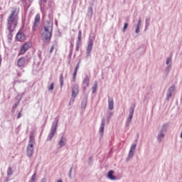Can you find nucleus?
I'll return each mask as SVG.
<instances>
[{"mask_svg":"<svg viewBox=\"0 0 182 182\" xmlns=\"http://www.w3.org/2000/svg\"><path fill=\"white\" fill-rule=\"evenodd\" d=\"M19 20V9L14 8L7 18V31L9 35H12V32L15 31V28L18 26V21Z\"/></svg>","mask_w":182,"mask_h":182,"instance_id":"obj_1","label":"nucleus"},{"mask_svg":"<svg viewBox=\"0 0 182 182\" xmlns=\"http://www.w3.org/2000/svg\"><path fill=\"white\" fill-rule=\"evenodd\" d=\"M53 31V23L48 22L41 30V37L43 42H50L52 38V32Z\"/></svg>","mask_w":182,"mask_h":182,"instance_id":"obj_2","label":"nucleus"},{"mask_svg":"<svg viewBox=\"0 0 182 182\" xmlns=\"http://www.w3.org/2000/svg\"><path fill=\"white\" fill-rule=\"evenodd\" d=\"M59 121L58 119H55V121L53 122L52 126L50 129V132L47 136V141H50L53 137H55V134L58 132V124Z\"/></svg>","mask_w":182,"mask_h":182,"instance_id":"obj_3","label":"nucleus"},{"mask_svg":"<svg viewBox=\"0 0 182 182\" xmlns=\"http://www.w3.org/2000/svg\"><path fill=\"white\" fill-rule=\"evenodd\" d=\"M35 144V137L33 134L30 135L28 144L26 148L27 157H31L33 156V145Z\"/></svg>","mask_w":182,"mask_h":182,"instance_id":"obj_4","label":"nucleus"},{"mask_svg":"<svg viewBox=\"0 0 182 182\" xmlns=\"http://www.w3.org/2000/svg\"><path fill=\"white\" fill-rule=\"evenodd\" d=\"M30 60L31 55H26L24 57H21L17 60V65L18 66V68H25L28 66V63H29Z\"/></svg>","mask_w":182,"mask_h":182,"instance_id":"obj_5","label":"nucleus"},{"mask_svg":"<svg viewBox=\"0 0 182 182\" xmlns=\"http://www.w3.org/2000/svg\"><path fill=\"white\" fill-rule=\"evenodd\" d=\"M134 109H136L135 105H131L129 109V116L127 118L125 126L126 127H129L130 126V123H132V120L133 119V114H134Z\"/></svg>","mask_w":182,"mask_h":182,"instance_id":"obj_6","label":"nucleus"},{"mask_svg":"<svg viewBox=\"0 0 182 182\" xmlns=\"http://www.w3.org/2000/svg\"><path fill=\"white\" fill-rule=\"evenodd\" d=\"M95 41V36H90L88 43H87V47L86 50L87 53V58H89L90 56V53L92 52V49H93V42Z\"/></svg>","mask_w":182,"mask_h":182,"instance_id":"obj_7","label":"nucleus"},{"mask_svg":"<svg viewBox=\"0 0 182 182\" xmlns=\"http://www.w3.org/2000/svg\"><path fill=\"white\" fill-rule=\"evenodd\" d=\"M40 22H41V15L37 14L34 18V22L33 26V32L36 31L38 30V28H39Z\"/></svg>","mask_w":182,"mask_h":182,"instance_id":"obj_8","label":"nucleus"},{"mask_svg":"<svg viewBox=\"0 0 182 182\" xmlns=\"http://www.w3.org/2000/svg\"><path fill=\"white\" fill-rule=\"evenodd\" d=\"M31 44L29 42H27V43H24L21 46V48L20 49V51L18 53V55H23L26 52V50H28V49H29V48H31Z\"/></svg>","mask_w":182,"mask_h":182,"instance_id":"obj_9","label":"nucleus"},{"mask_svg":"<svg viewBox=\"0 0 182 182\" xmlns=\"http://www.w3.org/2000/svg\"><path fill=\"white\" fill-rule=\"evenodd\" d=\"M136 147H137V144H134L131 146L127 160H130V159L133 158L134 152L136 151Z\"/></svg>","mask_w":182,"mask_h":182,"instance_id":"obj_10","label":"nucleus"},{"mask_svg":"<svg viewBox=\"0 0 182 182\" xmlns=\"http://www.w3.org/2000/svg\"><path fill=\"white\" fill-rule=\"evenodd\" d=\"M79 95V85L75 84L72 88V97L74 99Z\"/></svg>","mask_w":182,"mask_h":182,"instance_id":"obj_11","label":"nucleus"},{"mask_svg":"<svg viewBox=\"0 0 182 182\" xmlns=\"http://www.w3.org/2000/svg\"><path fill=\"white\" fill-rule=\"evenodd\" d=\"M16 38L17 41H18L19 42H23V41H25V39H26V37L25 36V33H23L22 32V31H19L17 33Z\"/></svg>","mask_w":182,"mask_h":182,"instance_id":"obj_12","label":"nucleus"},{"mask_svg":"<svg viewBox=\"0 0 182 182\" xmlns=\"http://www.w3.org/2000/svg\"><path fill=\"white\" fill-rule=\"evenodd\" d=\"M105 123H106V118L103 117L101 120V124L99 129V132L100 133L101 136H103V133L105 132Z\"/></svg>","mask_w":182,"mask_h":182,"instance_id":"obj_13","label":"nucleus"},{"mask_svg":"<svg viewBox=\"0 0 182 182\" xmlns=\"http://www.w3.org/2000/svg\"><path fill=\"white\" fill-rule=\"evenodd\" d=\"M108 109L109 110H113L114 109V100L113 97H108Z\"/></svg>","mask_w":182,"mask_h":182,"instance_id":"obj_14","label":"nucleus"},{"mask_svg":"<svg viewBox=\"0 0 182 182\" xmlns=\"http://www.w3.org/2000/svg\"><path fill=\"white\" fill-rule=\"evenodd\" d=\"M114 171L113 170H110L108 171L107 177L109 178V180H111L112 181H114L115 180H117V178H116L114 175Z\"/></svg>","mask_w":182,"mask_h":182,"instance_id":"obj_15","label":"nucleus"},{"mask_svg":"<svg viewBox=\"0 0 182 182\" xmlns=\"http://www.w3.org/2000/svg\"><path fill=\"white\" fill-rule=\"evenodd\" d=\"M58 146H60V149H62V147H65L66 146V137L62 136L58 141Z\"/></svg>","mask_w":182,"mask_h":182,"instance_id":"obj_16","label":"nucleus"},{"mask_svg":"<svg viewBox=\"0 0 182 182\" xmlns=\"http://www.w3.org/2000/svg\"><path fill=\"white\" fill-rule=\"evenodd\" d=\"M164 136H166V134L164 133L163 132L159 131V132L157 135V141L159 143H161V141H163V140L164 139Z\"/></svg>","mask_w":182,"mask_h":182,"instance_id":"obj_17","label":"nucleus"},{"mask_svg":"<svg viewBox=\"0 0 182 182\" xmlns=\"http://www.w3.org/2000/svg\"><path fill=\"white\" fill-rule=\"evenodd\" d=\"M90 79L89 78V76H86L82 81L84 89H86V87H88L90 85Z\"/></svg>","mask_w":182,"mask_h":182,"instance_id":"obj_18","label":"nucleus"},{"mask_svg":"<svg viewBox=\"0 0 182 182\" xmlns=\"http://www.w3.org/2000/svg\"><path fill=\"white\" fill-rule=\"evenodd\" d=\"M141 25V18H139L138 20L137 24L136 26V29H135V33H140V26Z\"/></svg>","mask_w":182,"mask_h":182,"instance_id":"obj_19","label":"nucleus"},{"mask_svg":"<svg viewBox=\"0 0 182 182\" xmlns=\"http://www.w3.org/2000/svg\"><path fill=\"white\" fill-rule=\"evenodd\" d=\"M87 16H88V18L93 16V9L92 7L88 8Z\"/></svg>","mask_w":182,"mask_h":182,"instance_id":"obj_20","label":"nucleus"},{"mask_svg":"<svg viewBox=\"0 0 182 182\" xmlns=\"http://www.w3.org/2000/svg\"><path fill=\"white\" fill-rule=\"evenodd\" d=\"M87 105V99L85 98L82 100V103H81L82 109H86Z\"/></svg>","mask_w":182,"mask_h":182,"instance_id":"obj_21","label":"nucleus"},{"mask_svg":"<svg viewBox=\"0 0 182 182\" xmlns=\"http://www.w3.org/2000/svg\"><path fill=\"white\" fill-rule=\"evenodd\" d=\"M166 63V65H168L167 69H170V68H171V65H170V63H171V58L170 57L167 58Z\"/></svg>","mask_w":182,"mask_h":182,"instance_id":"obj_22","label":"nucleus"},{"mask_svg":"<svg viewBox=\"0 0 182 182\" xmlns=\"http://www.w3.org/2000/svg\"><path fill=\"white\" fill-rule=\"evenodd\" d=\"M167 130V124H164L161 127V129L159 132H162V133H165L166 134V132Z\"/></svg>","mask_w":182,"mask_h":182,"instance_id":"obj_23","label":"nucleus"},{"mask_svg":"<svg viewBox=\"0 0 182 182\" xmlns=\"http://www.w3.org/2000/svg\"><path fill=\"white\" fill-rule=\"evenodd\" d=\"M60 86L61 89L63 87V74H60Z\"/></svg>","mask_w":182,"mask_h":182,"instance_id":"obj_24","label":"nucleus"},{"mask_svg":"<svg viewBox=\"0 0 182 182\" xmlns=\"http://www.w3.org/2000/svg\"><path fill=\"white\" fill-rule=\"evenodd\" d=\"M176 90V86L175 85H172L168 89V92H171V93H174V91Z\"/></svg>","mask_w":182,"mask_h":182,"instance_id":"obj_25","label":"nucleus"},{"mask_svg":"<svg viewBox=\"0 0 182 182\" xmlns=\"http://www.w3.org/2000/svg\"><path fill=\"white\" fill-rule=\"evenodd\" d=\"M92 93H96V90H97V82H95L94 86L92 87Z\"/></svg>","mask_w":182,"mask_h":182,"instance_id":"obj_26","label":"nucleus"},{"mask_svg":"<svg viewBox=\"0 0 182 182\" xmlns=\"http://www.w3.org/2000/svg\"><path fill=\"white\" fill-rule=\"evenodd\" d=\"M13 173H12V168H11V167H9L7 169V176H9V177H11V176H12Z\"/></svg>","mask_w":182,"mask_h":182,"instance_id":"obj_27","label":"nucleus"},{"mask_svg":"<svg viewBox=\"0 0 182 182\" xmlns=\"http://www.w3.org/2000/svg\"><path fill=\"white\" fill-rule=\"evenodd\" d=\"M171 96H173V93L168 91L166 93V100H170V97H171Z\"/></svg>","mask_w":182,"mask_h":182,"instance_id":"obj_28","label":"nucleus"},{"mask_svg":"<svg viewBox=\"0 0 182 182\" xmlns=\"http://www.w3.org/2000/svg\"><path fill=\"white\" fill-rule=\"evenodd\" d=\"M149 25H150V18H146L145 21V29H147Z\"/></svg>","mask_w":182,"mask_h":182,"instance_id":"obj_29","label":"nucleus"},{"mask_svg":"<svg viewBox=\"0 0 182 182\" xmlns=\"http://www.w3.org/2000/svg\"><path fill=\"white\" fill-rule=\"evenodd\" d=\"M48 89L49 91L53 90V89H55V83L52 82Z\"/></svg>","mask_w":182,"mask_h":182,"instance_id":"obj_30","label":"nucleus"},{"mask_svg":"<svg viewBox=\"0 0 182 182\" xmlns=\"http://www.w3.org/2000/svg\"><path fill=\"white\" fill-rule=\"evenodd\" d=\"M35 180H36V173H34L32 175V176H31V179H30V181H33V182H35Z\"/></svg>","mask_w":182,"mask_h":182,"instance_id":"obj_31","label":"nucleus"},{"mask_svg":"<svg viewBox=\"0 0 182 182\" xmlns=\"http://www.w3.org/2000/svg\"><path fill=\"white\" fill-rule=\"evenodd\" d=\"M79 68H80V65H79V63H77L73 73H75V75H77V70H79Z\"/></svg>","mask_w":182,"mask_h":182,"instance_id":"obj_32","label":"nucleus"},{"mask_svg":"<svg viewBox=\"0 0 182 182\" xmlns=\"http://www.w3.org/2000/svg\"><path fill=\"white\" fill-rule=\"evenodd\" d=\"M48 18H49L50 22L52 23V21H53V14L52 13H50V14H48Z\"/></svg>","mask_w":182,"mask_h":182,"instance_id":"obj_33","label":"nucleus"},{"mask_svg":"<svg viewBox=\"0 0 182 182\" xmlns=\"http://www.w3.org/2000/svg\"><path fill=\"white\" fill-rule=\"evenodd\" d=\"M73 170V166H72L70 170H69V172H68V176H69V178H72V171Z\"/></svg>","mask_w":182,"mask_h":182,"instance_id":"obj_34","label":"nucleus"},{"mask_svg":"<svg viewBox=\"0 0 182 182\" xmlns=\"http://www.w3.org/2000/svg\"><path fill=\"white\" fill-rule=\"evenodd\" d=\"M127 26H129V24L127 23H124V25L123 27V32H126V29H127Z\"/></svg>","mask_w":182,"mask_h":182,"instance_id":"obj_35","label":"nucleus"},{"mask_svg":"<svg viewBox=\"0 0 182 182\" xmlns=\"http://www.w3.org/2000/svg\"><path fill=\"white\" fill-rule=\"evenodd\" d=\"M77 74L76 73H73V79L71 80V82H76V76H77Z\"/></svg>","mask_w":182,"mask_h":182,"instance_id":"obj_36","label":"nucleus"},{"mask_svg":"<svg viewBox=\"0 0 182 182\" xmlns=\"http://www.w3.org/2000/svg\"><path fill=\"white\" fill-rule=\"evenodd\" d=\"M21 113H22V109H21L20 112L18 114L17 119H20V117H22V114Z\"/></svg>","mask_w":182,"mask_h":182,"instance_id":"obj_37","label":"nucleus"},{"mask_svg":"<svg viewBox=\"0 0 182 182\" xmlns=\"http://www.w3.org/2000/svg\"><path fill=\"white\" fill-rule=\"evenodd\" d=\"M48 0H40V5H42V4H46Z\"/></svg>","mask_w":182,"mask_h":182,"instance_id":"obj_38","label":"nucleus"},{"mask_svg":"<svg viewBox=\"0 0 182 182\" xmlns=\"http://www.w3.org/2000/svg\"><path fill=\"white\" fill-rule=\"evenodd\" d=\"M80 43L79 42H77V44H76V47H75V50L77 51L79 50V45H80Z\"/></svg>","mask_w":182,"mask_h":182,"instance_id":"obj_39","label":"nucleus"},{"mask_svg":"<svg viewBox=\"0 0 182 182\" xmlns=\"http://www.w3.org/2000/svg\"><path fill=\"white\" fill-rule=\"evenodd\" d=\"M55 49V46H52L50 50V53H52L53 52V50Z\"/></svg>","mask_w":182,"mask_h":182,"instance_id":"obj_40","label":"nucleus"},{"mask_svg":"<svg viewBox=\"0 0 182 182\" xmlns=\"http://www.w3.org/2000/svg\"><path fill=\"white\" fill-rule=\"evenodd\" d=\"M93 159V158H92V156H90L88 159V164H90V163H92V160Z\"/></svg>","mask_w":182,"mask_h":182,"instance_id":"obj_41","label":"nucleus"},{"mask_svg":"<svg viewBox=\"0 0 182 182\" xmlns=\"http://www.w3.org/2000/svg\"><path fill=\"white\" fill-rule=\"evenodd\" d=\"M80 41H82V37H77V41L78 43H80Z\"/></svg>","mask_w":182,"mask_h":182,"instance_id":"obj_42","label":"nucleus"},{"mask_svg":"<svg viewBox=\"0 0 182 182\" xmlns=\"http://www.w3.org/2000/svg\"><path fill=\"white\" fill-rule=\"evenodd\" d=\"M78 37H82V31H78Z\"/></svg>","mask_w":182,"mask_h":182,"instance_id":"obj_43","label":"nucleus"},{"mask_svg":"<svg viewBox=\"0 0 182 182\" xmlns=\"http://www.w3.org/2000/svg\"><path fill=\"white\" fill-rule=\"evenodd\" d=\"M46 181H47L46 178H43L41 179V182H46Z\"/></svg>","mask_w":182,"mask_h":182,"instance_id":"obj_44","label":"nucleus"},{"mask_svg":"<svg viewBox=\"0 0 182 182\" xmlns=\"http://www.w3.org/2000/svg\"><path fill=\"white\" fill-rule=\"evenodd\" d=\"M1 63H2V55H1V54H0V66H1Z\"/></svg>","mask_w":182,"mask_h":182,"instance_id":"obj_45","label":"nucleus"},{"mask_svg":"<svg viewBox=\"0 0 182 182\" xmlns=\"http://www.w3.org/2000/svg\"><path fill=\"white\" fill-rule=\"evenodd\" d=\"M112 116H113V112H109V119H110V117H112Z\"/></svg>","mask_w":182,"mask_h":182,"instance_id":"obj_46","label":"nucleus"},{"mask_svg":"<svg viewBox=\"0 0 182 182\" xmlns=\"http://www.w3.org/2000/svg\"><path fill=\"white\" fill-rule=\"evenodd\" d=\"M18 106V105L15 104L14 106H13V109H16V107Z\"/></svg>","mask_w":182,"mask_h":182,"instance_id":"obj_47","label":"nucleus"},{"mask_svg":"<svg viewBox=\"0 0 182 182\" xmlns=\"http://www.w3.org/2000/svg\"><path fill=\"white\" fill-rule=\"evenodd\" d=\"M55 25H58V21L55 20Z\"/></svg>","mask_w":182,"mask_h":182,"instance_id":"obj_48","label":"nucleus"},{"mask_svg":"<svg viewBox=\"0 0 182 182\" xmlns=\"http://www.w3.org/2000/svg\"><path fill=\"white\" fill-rule=\"evenodd\" d=\"M26 0H22L23 2H25Z\"/></svg>","mask_w":182,"mask_h":182,"instance_id":"obj_49","label":"nucleus"},{"mask_svg":"<svg viewBox=\"0 0 182 182\" xmlns=\"http://www.w3.org/2000/svg\"><path fill=\"white\" fill-rule=\"evenodd\" d=\"M29 1V2H32V0H28Z\"/></svg>","mask_w":182,"mask_h":182,"instance_id":"obj_50","label":"nucleus"},{"mask_svg":"<svg viewBox=\"0 0 182 182\" xmlns=\"http://www.w3.org/2000/svg\"><path fill=\"white\" fill-rule=\"evenodd\" d=\"M29 182H33V181H29Z\"/></svg>","mask_w":182,"mask_h":182,"instance_id":"obj_51","label":"nucleus"}]
</instances>
